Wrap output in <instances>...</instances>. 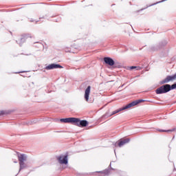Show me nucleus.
Wrapping results in <instances>:
<instances>
[{
    "instance_id": "7",
    "label": "nucleus",
    "mask_w": 176,
    "mask_h": 176,
    "mask_svg": "<svg viewBox=\"0 0 176 176\" xmlns=\"http://www.w3.org/2000/svg\"><path fill=\"white\" fill-rule=\"evenodd\" d=\"M104 61L105 64L110 65V67L115 65V61L111 58L105 57V58H104Z\"/></svg>"
},
{
    "instance_id": "3",
    "label": "nucleus",
    "mask_w": 176,
    "mask_h": 176,
    "mask_svg": "<svg viewBox=\"0 0 176 176\" xmlns=\"http://www.w3.org/2000/svg\"><path fill=\"white\" fill-rule=\"evenodd\" d=\"M73 124H74V126H78V127H86V126H88L89 122H87V120H80L79 118H74Z\"/></svg>"
},
{
    "instance_id": "10",
    "label": "nucleus",
    "mask_w": 176,
    "mask_h": 176,
    "mask_svg": "<svg viewBox=\"0 0 176 176\" xmlns=\"http://www.w3.org/2000/svg\"><path fill=\"white\" fill-rule=\"evenodd\" d=\"M129 142H130V139H122L118 141V146L122 148L123 145H126V144H129Z\"/></svg>"
},
{
    "instance_id": "17",
    "label": "nucleus",
    "mask_w": 176,
    "mask_h": 176,
    "mask_svg": "<svg viewBox=\"0 0 176 176\" xmlns=\"http://www.w3.org/2000/svg\"><path fill=\"white\" fill-rule=\"evenodd\" d=\"M137 68L136 66H132L129 67V69L132 70V69H135Z\"/></svg>"
},
{
    "instance_id": "8",
    "label": "nucleus",
    "mask_w": 176,
    "mask_h": 176,
    "mask_svg": "<svg viewBox=\"0 0 176 176\" xmlns=\"http://www.w3.org/2000/svg\"><path fill=\"white\" fill-rule=\"evenodd\" d=\"M60 122L62 123H72V124H74V122H75V118H61Z\"/></svg>"
},
{
    "instance_id": "11",
    "label": "nucleus",
    "mask_w": 176,
    "mask_h": 176,
    "mask_svg": "<svg viewBox=\"0 0 176 176\" xmlns=\"http://www.w3.org/2000/svg\"><path fill=\"white\" fill-rule=\"evenodd\" d=\"M90 89H91V87L88 86L87 88L85 89V99L87 102L89 101V96H90Z\"/></svg>"
},
{
    "instance_id": "1",
    "label": "nucleus",
    "mask_w": 176,
    "mask_h": 176,
    "mask_svg": "<svg viewBox=\"0 0 176 176\" xmlns=\"http://www.w3.org/2000/svg\"><path fill=\"white\" fill-rule=\"evenodd\" d=\"M144 102V100H135L128 104H126L125 107L122 108H120L112 112V113L109 114V113H106L103 116L109 118L110 116H113V115H116V113H119V112H122V111H124L125 109H129V108H131L133 107H135V105H138V104Z\"/></svg>"
},
{
    "instance_id": "18",
    "label": "nucleus",
    "mask_w": 176,
    "mask_h": 176,
    "mask_svg": "<svg viewBox=\"0 0 176 176\" xmlns=\"http://www.w3.org/2000/svg\"><path fill=\"white\" fill-rule=\"evenodd\" d=\"M65 50L66 53H68V52H71V51L68 50L67 48H65Z\"/></svg>"
},
{
    "instance_id": "15",
    "label": "nucleus",
    "mask_w": 176,
    "mask_h": 176,
    "mask_svg": "<svg viewBox=\"0 0 176 176\" xmlns=\"http://www.w3.org/2000/svg\"><path fill=\"white\" fill-rule=\"evenodd\" d=\"M164 1H166V0H162V1H161L157 2V3H153V4L150 5L149 6H153V5H157V3H160V2H164Z\"/></svg>"
},
{
    "instance_id": "5",
    "label": "nucleus",
    "mask_w": 176,
    "mask_h": 176,
    "mask_svg": "<svg viewBox=\"0 0 176 176\" xmlns=\"http://www.w3.org/2000/svg\"><path fill=\"white\" fill-rule=\"evenodd\" d=\"M56 159L60 164H68V153L65 155H60V156H58Z\"/></svg>"
},
{
    "instance_id": "12",
    "label": "nucleus",
    "mask_w": 176,
    "mask_h": 176,
    "mask_svg": "<svg viewBox=\"0 0 176 176\" xmlns=\"http://www.w3.org/2000/svg\"><path fill=\"white\" fill-rule=\"evenodd\" d=\"M158 131H160V133H168V132H173V131H175V129H169V130H162V129H158Z\"/></svg>"
},
{
    "instance_id": "4",
    "label": "nucleus",
    "mask_w": 176,
    "mask_h": 176,
    "mask_svg": "<svg viewBox=\"0 0 176 176\" xmlns=\"http://www.w3.org/2000/svg\"><path fill=\"white\" fill-rule=\"evenodd\" d=\"M18 160L19 162V170H23V168H25V160H27V156L25 154H21L18 155Z\"/></svg>"
},
{
    "instance_id": "9",
    "label": "nucleus",
    "mask_w": 176,
    "mask_h": 176,
    "mask_svg": "<svg viewBox=\"0 0 176 176\" xmlns=\"http://www.w3.org/2000/svg\"><path fill=\"white\" fill-rule=\"evenodd\" d=\"M57 68H63V66L60 65H57V64H54V63H52L51 65H49L48 66H47L45 67V69H56Z\"/></svg>"
},
{
    "instance_id": "2",
    "label": "nucleus",
    "mask_w": 176,
    "mask_h": 176,
    "mask_svg": "<svg viewBox=\"0 0 176 176\" xmlns=\"http://www.w3.org/2000/svg\"><path fill=\"white\" fill-rule=\"evenodd\" d=\"M176 89V83L173 84L172 85H170L168 84H166L165 85H162V87H159L156 89V94H163L164 93H168L170 90H174Z\"/></svg>"
},
{
    "instance_id": "13",
    "label": "nucleus",
    "mask_w": 176,
    "mask_h": 176,
    "mask_svg": "<svg viewBox=\"0 0 176 176\" xmlns=\"http://www.w3.org/2000/svg\"><path fill=\"white\" fill-rule=\"evenodd\" d=\"M28 38V36L27 34H23L21 37V42H25L26 39Z\"/></svg>"
},
{
    "instance_id": "16",
    "label": "nucleus",
    "mask_w": 176,
    "mask_h": 176,
    "mask_svg": "<svg viewBox=\"0 0 176 176\" xmlns=\"http://www.w3.org/2000/svg\"><path fill=\"white\" fill-rule=\"evenodd\" d=\"M6 112L5 111H0V116H2V115H6Z\"/></svg>"
},
{
    "instance_id": "14",
    "label": "nucleus",
    "mask_w": 176,
    "mask_h": 176,
    "mask_svg": "<svg viewBox=\"0 0 176 176\" xmlns=\"http://www.w3.org/2000/svg\"><path fill=\"white\" fill-rule=\"evenodd\" d=\"M98 173H100V174H101L102 176L108 175V172L107 170H103Z\"/></svg>"
},
{
    "instance_id": "6",
    "label": "nucleus",
    "mask_w": 176,
    "mask_h": 176,
    "mask_svg": "<svg viewBox=\"0 0 176 176\" xmlns=\"http://www.w3.org/2000/svg\"><path fill=\"white\" fill-rule=\"evenodd\" d=\"M176 79V73L173 76H168L165 79L162 81V83H168V82H173Z\"/></svg>"
}]
</instances>
